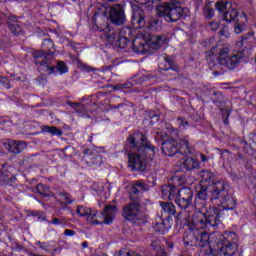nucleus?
Wrapping results in <instances>:
<instances>
[{
  "instance_id": "obj_17",
  "label": "nucleus",
  "mask_w": 256,
  "mask_h": 256,
  "mask_svg": "<svg viewBox=\"0 0 256 256\" xmlns=\"http://www.w3.org/2000/svg\"><path fill=\"white\" fill-rule=\"evenodd\" d=\"M132 25L135 29H143V27L147 25V20L145 19V11L137 6L133 8Z\"/></svg>"
},
{
  "instance_id": "obj_16",
  "label": "nucleus",
  "mask_w": 256,
  "mask_h": 256,
  "mask_svg": "<svg viewBox=\"0 0 256 256\" xmlns=\"http://www.w3.org/2000/svg\"><path fill=\"white\" fill-rule=\"evenodd\" d=\"M76 213H78L80 217H86V220L88 221V223H92V225L101 224V222L98 219H95L97 217V210L93 211L91 208H87L84 206H77Z\"/></svg>"
},
{
  "instance_id": "obj_36",
  "label": "nucleus",
  "mask_w": 256,
  "mask_h": 256,
  "mask_svg": "<svg viewBox=\"0 0 256 256\" xmlns=\"http://www.w3.org/2000/svg\"><path fill=\"white\" fill-rule=\"evenodd\" d=\"M204 15L207 17V19H213L215 16V10L211 8V4H206L204 7Z\"/></svg>"
},
{
  "instance_id": "obj_58",
  "label": "nucleus",
  "mask_w": 256,
  "mask_h": 256,
  "mask_svg": "<svg viewBox=\"0 0 256 256\" xmlns=\"http://www.w3.org/2000/svg\"><path fill=\"white\" fill-rule=\"evenodd\" d=\"M84 154H85V157H87V155H89V150H85Z\"/></svg>"
},
{
  "instance_id": "obj_18",
  "label": "nucleus",
  "mask_w": 256,
  "mask_h": 256,
  "mask_svg": "<svg viewBox=\"0 0 256 256\" xmlns=\"http://www.w3.org/2000/svg\"><path fill=\"white\" fill-rule=\"evenodd\" d=\"M162 152L167 157H173L179 153V148L177 147V140H166L162 143Z\"/></svg>"
},
{
  "instance_id": "obj_6",
  "label": "nucleus",
  "mask_w": 256,
  "mask_h": 256,
  "mask_svg": "<svg viewBox=\"0 0 256 256\" xmlns=\"http://www.w3.org/2000/svg\"><path fill=\"white\" fill-rule=\"evenodd\" d=\"M219 215H221V210L217 208H209L205 214H193L192 222L198 229H207L209 231L211 228L217 227L219 223H221Z\"/></svg>"
},
{
  "instance_id": "obj_10",
  "label": "nucleus",
  "mask_w": 256,
  "mask_h": 256,
  "mask_svg": "<svg viewBox=\"0 0 256 256\" xmlns=\"http://www.w3.org/2000/svg\"><path fill=\"white\" fill-rule=\"evenodd\" d=\"M140 203L141 202L139 201H131V203L126 204L122 212L124 219L133 221L136 225H142V223H145L146 217L139 211V209H141Z\"/></svg>"
},
{
  "instance_id": "obj_28",
  "label": "nucleus",
  "mask_w": 256,
  "mask_h": 256,
  "mask_svg": "<svg viewBox=\"0 0 256 256\" xmlns=\"http://www.w3.org/2000/svg\"><path fill=\"white\" fill-rule=\"evenodd\" d=\"M36 191L37 193H39V195H42V197H51V188H49L48 186L38 184L36 186Z\"/></svg>"
},
{
  "instance_id": "obj_29",
  "label": "nucleus",
  "mask_w": 256,
  "mask_h": 256,
  "mask_svg": "<svg viewBox=\"0 0 256 256\" xmlns=\"http://www.w3.org/2000/svg\"><path fill=\"white\" fill-rule=\"evenodd\" d=\"M160 207L163 209L165 213H168V215H175V205L171 202H161Z\"/></svg>"
},
{
  "instance_id": "obj_37",
  "label": "nucleus",
  "mask_w": 256,
  "mask_h": 256,
  "mask_svg": "<svg viewBox=\"0 0 256 256\" xmlns=\"http://www.w3.org/2000/svg\"><path fill=\"white\" fill-rule=\"evenodd\" d=\"M249 37H251V34H245L241 36L240 41L236 43V47H238V49L245 47V43H247V39H249Z\"/></svg>"
},
{
  "instance_id": "obj_19",
  "label": "nucleus",
  "mask_w": 256,
  "mask_h": 256,
  "mask_svg": "<svg viewBox=\"0 0 256 256\" xmlns=\"http://www.w3.org/2000/svg\"><path fill=\"white\" fill-rule=\"evenodd\" d=\"M26 148L27 144H25V142L22 141L17 142L15 140H12L5 144V149H7L9 153H14V155H19V153L25 151Z\"/></svg>"
},
{
  "instance_id": "obj_1",
  "label": "nucleus",
  "mask_w": 256,
  "mask_h": 256,
  "mask_svg": "<svg viewBox=\"0 0 256 256\" xmlns=\"http://www.w3.org/2000/svg\"><path fill=\"white\" fill-rule=\"evenodd\" d=\"M201 183L196 189V195L201 201L209 199L214 205H221V211H235L237 202L229 193V186L209 170H202Z\"/></svg>"
},
{
  "instance_id": "obj_5",
  "label": "nucleus",
  "mask_w": 256,
  "mask_h": 256,
  "mask_svg": "<svg viewBox=\"0 0 256 256\" xmlns=\"http://www.w3.org/2000/svg\"><path fill=\"white\" fill-rule=\"evenodd\" d=\"M167 43H169V39H167L165 35L155 36L153 34H149L147 41L139 38L133 39L132 49L134 53L145 55V53H149V49H159L163 47V45H167Z\"/></svg>"
},
{
  "instance_id": "obj_56",
  "label": "nucleus",
  "mask_w": 256,
  "mask_h": 256,
  "mask_svg": "<svg viewBox=\"0 0 256 256\" xmlns=\"http://www.w3.org/2000/svg\"><path fill=\"white\" fill-rule=\"evenodd\" d=\"M151 247H153V249H155L157 251V244H155V242L151 243Z\"/></svg>"
},
{
  "instance_id": "obj_7",
  "label": "nucleus",
  "mask_w": 256,
  "mask_h": 256,
  "mask_svg": "<svg viewBox=\"0 0 256 256\" xmlns=\"http://www.w3.org/2000/svg\"><path fill=\"white\" fill-rule=\"evenodd\" d=\"M157 17H165L167 21L175 23L180 19H185L187 13L181 6H177L171 3H162L156 8Z\"/></svg>"
},
{
  "instance_id": "obj_53",
  "label": "nucleus",
  "mask_w": 256,
  "mask_h": 256,
  "mask_svg": "<svg viewBox=\"0 0 256 256\" xmlns=\"http://www.w3.org/2000/svg\"><path fill=\"white\" fill-rule=\"evenodd\" d=\"M200 159H201V161L205 162V161H207V156L205 154H201Z\"/></svg>"
},
{
  "instance_id": "obj_61",
  "label": "nucleus",
  "mask_w": 256,
  "mask_h": 256,
  "mask_svg": "<svg viewBox=\"0 0 256 256\" xmlns=\"http://www.w3.org/2000/svg\"><path fill=\"white\" fill-rule=\"evenodd\" d=\"M32 256H40V255H37V254H33Z\"/></svg>"
},
{
  "instance_id": "obj_34",
  "label": "nucleus",
  "mask_w": 256,
  "mask_h": 256,
  "mask_svg": "<svg viewBox=\"0 0 256 256\" xmlns=\"http://www.w3.org/2000/svg\"><path fill=\"white\" fill-rule=\"evenodd\" d=\"M116 43L120 49H125V47H127V45H129V43H131V40L118 35V39H117Z\"/></svg>"
},
{
  "instance_id": "obj_23",
  "label": "nucleus",
  "mask_w": 256,
  "mask_h": 256,
  "mask_svg": "<svg viewBox=\"0 0 256 256\" xmlns=\"http://www.w3.org/2000/svg\"><path fill=\"white\" fill-rule=\"evenodd\" d=\"M197 229L201 228H198L196 226L194 230L190 231L188 234L184 236V243L188 247H197Z\"/></svg>"
},
{
  "instance_id": "obj_52",
  "label": "nucleus",
  "mask_w": 256,
  "mask_h": 256,
  "mask_svg": "<svg viewBox=\"0 0 256 256\" xmlns=\"http://www.w3.org/2000/svg\"><path fill=\"white\" fill-rule=\"evenodd\" d=\"M150 119H154V121H159V116L150 114Z\"/></svg>"
},
{
  "instance_id": "obj_31",
  "label": "nucleus",
  "mask_w": 256,
  "mask_h": 256,
  "mask_svg": "<svg viewBox=\"0 0 256 256\" xmlns=\"http://www.w3.org/2000/svg\"><path fill=\"white\" fill-rule=\"evenodd\" d=\"M177 145H179L180 149H186V153H191V151H193V147L189 145V139L187 137L179 139Z\"/></svg>"
},
{
  "instance_id": "obj_40",
  "label": "nucleus",
  "mask_w": 256,
  "mask_h": 256,
  "mask_svg": "<svg viewBox=\"0 0 256 256\" xmlns=\"http://www.w3.org/2000/svg\"><path fill=\"white\" fill-rule=\"evenodd\" d=\"M49 223H52V225H63V223H67V220L65 217L53 218Z\"/></svg>"
},
{
  "instance_id": "obj_57",
  "label": "nucleus",
  "mask_w": 256,
  "mask_h": 256,
  "mask_svg": "<svg viewBox=\"0 0 256 256\" xmlns=\"http://www.w3.org/2000/svg\"><path fill=\"white\" fill-rule=\"evenodd\" d=\"M221 73L219 72V71H214L213 72V75H214V77H218V75H220Z\"/></svg>"
},
{
  "instance_id": "obj_39",
  "label": "nucleus",
  "mask_w": 256,
  "mask_h": 256,
  "mask_svg": "<svg viewBox=\"0 0 256 256\" xmlns=\"http://www.w3.org/2000/svg\"><path fill=\"white\" fill-rule=\"evenodd\" d=\"M158 25H159V19H152L148 22L147 29H151L152 31H156Z\"/></svg>"
},
{
  "instance_id": "obj_59",
  "label": "nucleus",
  "mask_w": 256,
  "mask_h": 256,
  "mask_svg": "<svg viewBox=\"0 0 256 256\" xmlns=\"http://www.w3.org/2000/svg\"><path fill=\"white\" fill-rule=\"evenodd\" d=\"M119 107H121V105L113 106V109H119Z\"/></svg>"
},
{
  "instance_id": "obj_27",
  "label": "nucleus",
  "mask_w": 256,
  "mask_h": 256,
  "mask_svg": "<svg viewBox=\"0 0 256 256\" xmlns=\"http://www.w3.org/2000/svg\"><path fill=\"white\" fill-rule=\"evenodd\" d=\"M43 133H49L50 135H56L57 137H61L63 135V131L55 126H43Z\"/></svg>"
},
{
  "instance_id": "obj_4",
  "label": "nucleus",
  "mask_w": 256,
  "mask_h": 256,
  "mask_svg": "<svg viewBox=\"0 0 256 256\" xmlns=\"http://www.w3.org/2000/svg\"><path fill=\"white\" fill-rule=\"evenodd\" d=\"M162 197L165 201L175 200L176 205L180 209H188L193 203V191L191 188H181L180 190L177 187L166 184L162 186Z\"/></svg>"
},
{
  "instance_id": "obj_33",
  "label": "nucleus",
  "mask_w": 256,
  "mask_h": 256,
  "mask_svg": "<svg viewBox=\"0 0 256 256\" xmlns=\"http://www.w3.org/2000/svg\"><path fill=\"white\" fill-rule=\"evenodd\" d=\"M154 231H156V233H165V222H163L161 219H159V221H156L154 226H153Z\"/></svg>"
},
{
  "instance_id": "obj_3",
  "label": "nucleus",
  "mask_w": 256,
  "mask_h": 256,
  "mask_svg": "<svg viewBox=\"0 0 256 256\" xmlns=\"http://www.w3.org/2000/svg\"><path fill=\"white\" fill-rule=\"evenodd\" d=\"M127 143L130 149L135 151L128 156L129 167L136 171H145L147 161H151L155 157V146L143 133L128 136Z\"/></svg>"
},
{
  "instance_id": "obj_8",
  "label": "nucleus",
  "mask_w": 256,
  "mask_h": 256,
  "mask_svg": "<svg viewBox=\"0 0 256 256\" xmlns=\"http://www.w3.org/2000/svg\"><path fill=\"white\" fill-rule=\"evenodd\" d=\"M33 57L35 59L34 63L43 67L44 71H46L48 75L57 73V71L60 72V75H63V73H67L68 71L67 65L63 61H59L57 66H49L50 55L45 53L43 50L34 52Z\"/></svg>"
},
{
  "instance_id": "obj_41",
  "label": "nucleus",
  "mask_w": 256,
  "mask_h": 256,
  "mask_svg": "<svg viewBox=\"0 0 256 256\" xmlns=\"http://www.w3.org/2000/svg\"><path fill=\"white\" fill-rule=\"evenodd\" d=\"M81 71H85L86 73H91V71H95V68L87 65V64H80Z\"/></svg>"
},
{
  "instance_id": "obj_24",
  "label": "nucleus",
  "mask_w": 256,
  "mask_h": 256,
  "mask_svg": "<svg viewBox=\"0 0 256 256\" xmlns=\"http://www.w3.org/2000/svg\"><path fill=\"white\" fill-rule=\"evenodd\" d=\"M247 23V16L242 13L239 18L236 20L234 25V33L236 35H241V32L245 29V24Z\"/></svg>"
},
{
  "instance_id": "obj_30",
  "label": "nucleus",
  "mask_w": 256,
  "mask_h": 256,
  "mask_svg": "<svg viewBox=\"0 0 256 256\" xmlns=\"http://www.w3.org/2000/svg\"><path fill=\"white\" fill-rule=\"evenodd\" d=\"M118 35L130 41H133V30L130 27H122Z\"/></svg>"
},
{
  "instance_id": "obj_38",
  "label": "nucleus",
  "mask_w": 256,
  "mask_h": 256,
  "mask_svg": "<svg viewBox=\"0 0 256 256\" xmlns=\"http://www.w3.org/2000/svg\"><path fill=\"white\" fill-rule=\"evenodd\" d=\"M58 195H59V197H63L66 205H71V203H73V199L71 198V195H69L65 192H59Z\"/></svg>"
},
{
  "instance_id": "obj_54",
  "label": "nucleus",
  "mask_w": 256,
  "mask_h": 256,
  "mask_svg": "<svg viewBox=\"0 0 256 256\" xmlns=\"http://www.w3.org/2000/svg\"><path fill=\"white\" fill-rule=\"evenodd\" d=\"M44 43H47L50 47H53V41L51 40H44Z\"/></svg>"
},
{
  "instance_id": "obj_48",
  "label": "nucleus",
  "mask_w": 256,
  "mask_h": 256,
  "mask_svg": "<svg viewBox=\"0 0 256 256\" xmlns=\"http://www.w3.org/2000/svg\"><path fill=\"white\" fill-rule=\"evenodd\" d=\"M169 65H170V68L169 69H172V71H175L176 73L179 72V66H175L173 65V62L172 61H168Z\"/></svg>"
},
{
  "instance_id": "obj_49",
  "label": "nucleus",
  "mask_w": 256,
  "mask_h": 256,
  "mask_svg": "<svg viewBox=\"0 0 256 256\" xmlns=\"http://www.w3.org/2000/svg\"><path fill=\"white\" fill-rule=\"evenodd\" d=\"M178 122L182 125V127L189 125V122L185 118H178Z\"/></svg>"
},
{
  "instance_id": "obj_45",
  "label": "nucleus",
  "mask_w": 256,
  "mask_h": 256,
  "mask_svg": "<svg viewBox=\"0 0 256 256\" xmlns=\"http://www.w3.org/2000/svg\"><path fill=\"white\" fill-rule=\"evenodd\" d=\"M0 85L4 87V89H11V84L7 80H0Z\"/></svg>"
},
{
  "instance_id": "obj_25",
  "label": "nucleus",
  "mask_w": 256,
  "mask_h": 256,
  "mask_svg": "<svg viewBox=\"0 0 256 256\" xmlns=\"http://www.w3.org/2000/svg\"><path fill=\"white\" fill-rule=\"evenodd\" d=\"M211 100L217 107L225 105V97L220 91H214L211 95Z\"/></svg>"
},
{
  "instance_id": "obj_26",
  "label": "nucleus",
  "mask_w": 256,
  "mask_h": 256,
  "mask_svg": "<svg viewBox=\"0 0 256 256\" xmlns=\"http://www.w3.org/2000/svg\"><path fill=\"white\" fill-rule=\"evenodd\" d=\"M117 256H141L137 252H129L120 250ZM155 256H167L165 249L160 248Z\"/></svg>"
},
{
  "instance_id": "obj_12",
  "label": "nucleus",
  "mask_w": 256,
  "mask_h": 256,
  "mask_svg": "<svg viewBox=\"0 0 256 256\" xmlns=\"http://www.w3.org/2000/svg\"><path fill=\"white\" fill-rule=\"evenodd\" d=\"M110 23L116 26L125 25L127 16L125 15V8L121 4H114L107 11Z\"/></svg>"
},
{
  "instance_id": "obj_11",
  "label": "nucleus",
  "mask_w": 256,
  "mask_h": 256,
  "mask_svg": "<svg viewBox=\"0 0 256 256\" xmlns=\"http://www.w3.org/2000/svg\"><path fill=\"white\" fill-rule=\"evenodd\" d=\"M216 9L222 14V19L227 23L235 21L239 17L237 9L233 8V3L229 1H220L216 3Z\"/></svg>"
},
{
  "instance_id": "obj_20",
  "label": "nucleus",
  "mask_w": 256,
  "mask_h": 256,
  "mask_svg": "<svg viewBox=\"0 0 256 256\" xmlns=\"http://www.w3.org/2000/svg\"><path fill=\"white\" fill-rule=\"evenodd\" d=\"M181 171H192V169L199 168V161L193 157L182 158L179 162Z\"/></svg>"
},
{
  "instance_id": "obj_32",
  "label": "nucleus",
  "mask_w": 256,
  "mask_h": 256,
  "mask_svg": "<svg viewBox=\"0 0 256 256\" xmlns=\"http://www.w3.org/2000/svg\"><path fill=\"white\" fill-rule=\"evenodd\" d=\"M220 111L222 112L223 122L225 125H229V116L231 115V109L225 108L224 105L219 106Z\"/></svg>"
},
{
  "instance_id": "obj_51",
  "label": "nucleus",
  "mask_w": 256,
  "mask_h": 256,
  "mask_svg": "<svg viewBox=\"0 0 256 256\" xmlns=\"http://www.w3.org/2000/svg\"><path fill=\"white\" fill-rule=\"evenodd\" d=\"M136 3H151V0H134Z\"/></svg>"
},
{
  "instance_id": "obj_9",
  "label": "nucleus",
  "mask_w": 256,
  "mask_h": 256,
  "mask_svg": "<svg viewBox=\"0 0 256 256\" xmlns=\"http://www.w3.org/2000/svg\"><path fill=\"white\" fill-rule=\"evenodd\" d=\"M229 48L225 46L213 47L212 55H216L218 64L233 71L239 65L241 58L237 54L229 55Z\"/></svg>"
},
{
  "instance_id": "obj_15",
  "label": "nucleus",
  "mask_w": 256,
  "mask_h": 256,
  "mask_svg": "<svg viewBox=\"0 0 256 256\" xmlns=\"http://www.w3.org/2000/svg\"><path fill=\"white\" fill-rule=\"evenodd\" d=\"M145 191H149V185L145 184L143 181H137L131 187L130 200L141 202V197H143Z\"/></svg>"
},
{
  "instance_id": "obj_21",
  "label": "nucleus",
  "mask_w": 256,
  "mask_h": 256,
  "mask_svg": "<svg viewBox=\"0 0 256 256\" xmlns=\"http://www.w3.org/2000/svg\"><path fill=\"white\" fill-rule=\"evenodd\" d=\"M8 28L10 29L12 35L17 36L23 33V29L21 28V25H19L17 17L15 16L8 18Z\"/></svg>"
},
{
  "instance_id": "obj_44",
  "label": "nucleus",
  "mask_w": 256,
  "mask_h": 256,
  "mask_svg": "<svg viewBox=\"0 0 256 256\" xmlns=\"http://www.w3.org/2000/svg\"><path fill=\"white\" fill-rule=\"evenodd\" d=\"M116 38H117V34H115V33L106 35V40L108 41V43H114Z\"/></svg>"
},
{
  "instance_id": "obj_50",
  "label": "nucleus",
  "mask_w": 256,
  "mask_h": 256,
  "mask_svg": "<svg viewBox=\"0 0 256 256\" xmlns=\"http://www.w3.org/2000/svg\"><path fill=\"white\" fill-rule=\"evenodd\" d=\"M171 1L172 3H178L179 5L185 3V0H169Z\"/></svg>"
},
{
  "instance_id": "obj_35",
  "label": "nucleus",
  "mask_w": 256,
  "mask_h": 256,
  "mask_svg": "<svg viewBox=\"0 0 256 256\" xmlns=\"http://www.w3.org/2000/svg\"><path fill=\"white\" fill-rule=\"evenodd\" d=\"M11 40L7 36L0 37V50L5 51L7 47H10Z\"/></svg>"
},
{
  "instance_id": "obj_14",
  "label": "nucleus",
  "mask_w": 256,
  "mask_h": 256,
  "mask_svg": "<svg viewBox=\"0 0 256 256\" xmlns=\"http://www.w3.org/2000/svg\"><path fill=\"white\" fill-rule=\"evenodd\" d=\"M92 23V29L94 31H107L109 27V15L107 14V10L101 13H95Z\"/></svg>"
},
{
  "instance_id": "obj_47",
  "label": "nucleus",
  "mask_w": 256,
  "mask_h": 256,
  "mask_svg": "<svg viewBox=\"0 0 256 256\" xmlns=\"http://www.w3.org/2000/svg\"><path fill=\"white\" fill-rule=\"evenodd\" d=\"M210 27H211L212 31H217L219 29V23L211 22Z\"/></svg>"
},
{
  "instance_id": "obj_2",
  "label": "nucleus",
  "mask_w": 256,
  "mask_h": 256,
  "mask_svg": "<svg viewBox=\"0 0 256 256\" xmlns=\"http://www.w3.org/2000/svg\"><path fill=\"white\" fill-rule=\"evenodd\" d=\"M196 247L209 249L210 256H233L239 249V237L235 232L209 235L207 231L196 232Z\"/></svg>"
},
{
  "instance_id": "obj_42",
  "label": "nucleus",
  "mask_w": 256,
  "mask_h": 256,
  "mask_svg": "<svg viewBox=\"0 0 256 256\" xmlns=\"http://www.w3.org/2000/svg\"><path fill=\"white\" fill-rule=\"evenodd\" d=\"M37 247L44 249V251H49V244L41 241L36 242Z\"/></svg>"
},
{
  "instance_id": "obj_13",
  "label": "nucleus",
  "mask_w": 256,
  "mask_h": 256,
  "mask_svg": "<svg viewBox=\"0 0 256 256\" xmlns=\"http://www.w3.org/2000/svg\"><path fill=\"white\" fill-rule=\"evenodd\" d=\"M117 213V206H111L106 205L104 207V211H97L96 217L94 219H97L100 222V225H111L113 223V219H115V214Z\"/></svg>"
},
{
  "instance_id": "obj_22",
  "label": "nucleus",
  "mask_w": 256,
  "mask_h": 256,
  "mask_svg": "<svg viewBox=\"0 0 256 256\" xmlns=\"http://www.w3.org/2000/svg\"><path fill=\"white\" fill-rule=\"evenodd\" d=\"M84 159L88 167H101L103 163V158L97 154L86 155L84 156Z\"/></svg>"
},
{
  "instance_id": "obj_60",
  "label": "nucleus",
  "mask_w": 256,
  "mask_h": 256,
  "mask_svg": "<svg viewBox=\"0 0 256 256\" xmlns=\"http://www.w3.org/2000/svg\"><path fill=\"white\" fill-rule=\"evenodd\" d=\"M107 1H109V2H113V1H117V0H107Z\"/></svg>"
},
{
  "instance_id": "obj_46",
  "label": "nucleus",
  "mask_w": 256,
  "mask_h": 256,
  "mask_svg": "<svg viewBox=\"0 0 256 256\" xmlns=\"http://www.w3.org/2000/svg\"><path fill=\"white\" fill-rule=\"evenodd\" d=\"M64 235H66V237H73L75 235V231L74 230L66 229L64 231Z\"/></svg>"
},
{
  "instance_id": "obj_55",
  "label": "nucleus",
  "mask_w": 256,
  "mask_h": 256,
  "mask_svg": "<svg viewBox=\"0 0 256 256\" xmlns=\"http://www.w3.org/2000/svg\"><path fill=\"white\" fill-rule=\"evenodd\" d=\"M88 245H89V244L87 243V241L83 242V243H82L83 249H86V247H88Z\"/></svg>"
},
{
  "instance_id": "obj_43",
  "label": "nucleus",
  "mask_w": 256,
  "mask_h": 256,
  "mask_svg": "<svg viewBox=\"0 0 256 256\" xmlns=\"http://www.w3.org/2000/svg\"><path fill=\"white\" fill-rule=\"evenodd\" d=\"M0 181H4V183H9V181H11V177H9L7 173L2 172L0 175Z\"/></svg>"
}]
</instances>
